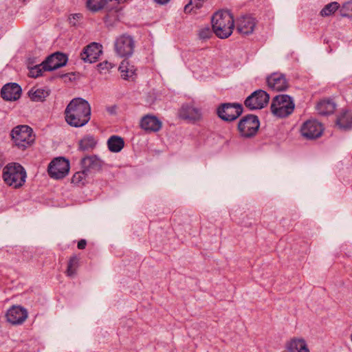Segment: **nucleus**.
Segmentation results:
<instances>
[{
  "instance_id": "20e7f679",
  "label": "nucleus",
  "mask_w": 352,
  "mask_h": 352,
  "mask_svg": "<svg viewBox=\"0 0 352 352\" xmlns=\"http://www.w3.org/2000/svg\"><path fill=\"white\" fill-rule=\"evenodd\" d=\"M12 140L15 146L21 151L31 146L35 141L33 130L28 125H18L10 133Z\"/></svg>"
},
{
  "instance_id": "f3484780",
  "label": "nucleus",
  "mask_w": 352,
  "mask_h": 352,
  "mask_svg": "<svg viewBox=\"0 0 352 352\" xmlns=\"http://www.w3.org/2000/svg\"><path fill=\"white\" fill-rule=\"evenodd\" d=\"M67 57L60 52H56L49 56L43 61L44 65L48 71H52L66 65Z\"/></svg>"
},
{
  "instance_id": "ddd939ff",
  "label": "nucleus",
  "mask_w": 352,
  "mask_h": 352,
  "mask_svg": "<svg viewBox=\"0 0 352 352\" xmlns=\"http://www.w3.org/2000/svg\"><path fill=\"white\" fill-rule=\"evenodd\" d=\"M323 131L322 125L316 120H307L301 127L302 135L307 139L319 138Z\"/></svg>"
},
{
  "instance_id": "6ab92c4d",
  "label": "nucleus",
  "mask_w": 352,
  "mask_h": 352,
  "mask_svg": "<svg viewBox=\"0 0 352 352\" xmlns=\"http://www.w3.org/2000/svg\"><path fill=\"white\" fill-rule=\"evenodd\" d=\"M104 162L96 155H87L80 160L82 169L87 173L91 170L98 171L101 170Z\"/></svg>"
},
{
  "instance_id": "58836bf2",
  "label": "nucleus",
  "mask_w": 352,
  "mask_h": 352,
  "mask_svg": "<svg viewBox=\"0 0 352 352\" xmlns=\"http://www.w3.org/2000/svg\"><path fill=\"white\" fill-rule=\"evenodd\" d=\"M170 0H154V1L160 5H164L167 3Z\"/></svg>"
},
{
  "instance_id": "c9c22d12",
  "label": "nucleus",
  "mask_w": 352,
  "mask_h": 352,
  "mask_svg": "<svg viewBox=\"0 0 352 352\" xmlns=\"http://www.w3.org/2000/svg\"><path fill=\"white\" fill-rule=\"evenodd\" d=\"M113 67V65L111 63H109L108 61H103L102 63H99L97 65L98 70L100 73L105 74L107 72L109 71Z\"/></svg>"
},
{
  "instance_id": "9d476101",
  "label": "nucleus",
  "mask_w": 352,
  "mask_h": 352,
  "mask_svg": "<svg viewBox=\"0 0 352 352\" xmlns=\"http://www.w3.org/2000/svg\"><path fill=\"white\" fill-rule=\"evenodd\" d=\"M69 170V162L64 157H57L52 160L47 168L50 177L60 179L64 178Z\"/></svg>"
},
{
  "instance_id": "9b49d317",
  "label": "nucleus",
  "mask_w": 352,
  "mask_h": 352,
  "mask_svg": "<svg viewBox=\"0 0 352 352\" xmlns=\"http://www.w3.org/2000/svg\"><path fill=\"white\" fill-rule=\"evenodd\" d=\"M180 118L190 122H196L201 120V109L192 103L184 104L179 111Z\"/></svg>"
},
{
  "instance_id": "7c9ffc66",
  "label": "nucleus",
  "mask_w": 352,
  "mask_h": 352,
  "mask_svg": "<svg viewBox=\"0 0 352 352\" xmlns=\"http://www.w3.org/2000/svg\"><path fill=\"white\" fill-rule=\"evenodd\" d=\"M87 175V173L85 170L82 169L81 171H78L73 175L72 183L78 186L84 185Z\"/></svg>"
},
{
  "instance_id": "6e6552de",
  "label": "nucleus",
  "mask_w": 352,
  "mask_h": 352,
  "mask_svg": "<svg viewBox=\"0 0 352 352\" xmlns=\"http://www.w3.org/2000/svg\"><path fill=\"white\" fill-rule=\"evenodd\" d=\"M269 100V94L262 89H258L252 93L245 100L244 104L249 110L253 111L264 108Z\"/></svg>"
},
{
  "instance_id": "0eeeda50",
  "label": "nucleus",
  "mask_w": 352,
  "mask_h": 352,
  "mask_svg": "<svg viewBox=\"0 0 352 352\" xmlns=\"http://www.w3.org/2000/svg\"><path fill=\"white\" fill-rule=\"evenodd\" d=\"M242 113V105L236 102L222 103L217 109V116L226 122H232L236 120Z\"/></svg>"
},
{
  "instance_id": "f8f14e48",
  "label": "nucleus",
  "mask_w": 352,
  "mask_h": 352,
  "mask_svg": "<svg viewBox=\"0 0 352 352\" xmlns=\"http://www.w3.org/2000/svg\"><path fill=\"white\" fill-rule=\"evenodd\" d=\"M102 53V45L93 42L83 48L80 57L84 62L92 63L97 61Z\"/></svg>"
},
{
  "instance_id": "c85d7f7f",
  "label": "nucleus",
  "mask_w": 352,
  "mask_h": 352,
  "mask_svg": "<svg viewBox=\"0 0 352 352\" xmlns=\"http://www.w3.org/2000/svg\"><path fill=\"white\" fill-rule=\"evenodd\" d=\"M78 261L79 259L76 255L72 256L69 258L66 271L68 276L72 277L76 274V270L78 267Z\"/></svg>"
},
{
  "instance_id": "72a5a7b5",
  "label": "nucleus",
  "mask_w": 352,
  "mask_h": 352,
  "mask_svg": "<svg viewBox=\"0 0 352 352\" xmlns=\"http://www.w3.org/2000/svg\"><path fill=\"white\" fill-rule=\"evenodd\" d=\"M203 0H190V2L185 6L184 12H190L192 8L199 9L202 6Z\"/></svg>"
},
{
  "instance_id": "5701e85b",
  "label": "nucleus",
  "mask_w": 352,
  "mask_h": 352,
  "mask_svg": "<svg viewBox=\"0 0 352 352\" xmlns=\"http://www.w3.org/2000/svg\"><path fill=\"white\" fill-rule=\"evenodd\" d=\"M107 146L111 152L118 153L124 146V139L118 135H112L107 140Z\"/></svg>"
},
{
  "instance_id": "f704fd0d",
  "label": "nucleus",
  "mask_w": 352,
  "mask_h": 352,
  "mask_svg": "<svg viewBox=\"0 0 352 352\" xmlns=\"http://www.w3.org/2000/svg\"><path fill=\"white\" fill-rule=\"evenodd\" d=\"M213 32L208 26H206L201 28L198 34L200 39L206 40L210 38L212 36Z\"/></svg>"
},
{
  "instance_id": "bb28decb",
  "label": "nucleus",
  "mask_w": 352,
  "mask_h": 352,
  "mask_svg": "<svg viewBox=\"0 0 352 352\" xmlns=\"http://www.w3.org/2000/svg\"><path fill=\"white\" fill-rule=\"evenodd\" d=\"M336 123L341 129H350L352 126V112L345 111L342 113L338 118Z\"/></svg>"
},
{
  "instance_id": "c756f323",
  "label": "nucleus",
  "mask_w": 352,
  "mask_h": 352,
  "mask_svg": "<svg viewBox=\"0 0 352 352\" xmlns=\"http://www.w3.org/2000/svg\"><path fill=\"white\" fill-rule=\"evenodd\" d=\"M109 0H87L88 8L94 12H97L105 7Z\"/></svg>"
},
{
  "instance_id": "4be33fe9",
  "label": "nucleus",
  "mask_w": 352,
  "mask_h": 352,
  "mask_svg": "<svg viewBox=\"0 0 352 352\" xmlns=\"http://www.w3.org/2000/svg\"><path fill=\"white\" fill-rule=\"evenodd\" d=\"M97 143L98 141L93 135H85L78 142V150L83 152L91 151L95 148Z\"/></svg>"
},
{
  "instance_id": "a878e982",
  "label": "nucleus",
  "mask_w": 352,
  "mask_h": 352,
  "mask_svg": "<svg viewBox=\"0 0 352 352\" xmlns=\"http://www.w3.org/2000/svg\"><path fill=\"white\" fill-rule=\"evenodd\" d=\"M119 70L120 71L121 76L125 80H129L135 74L134 66L131 65L126 60L122 61L119 67Z\"/></svg>"
},
{
  "instance_id": "a211bd4d",
  "label": "nucleus",
  "mask_w": 352,
  "mask_h": 352,
  "mask_svg": "<svg viewBox=\"0 0 352 352\" xmlns=\"http://www.w3.org/2000/svg\"><path fill=\"white\" fill-rule=\"evenodd\" d=\"M21 87L17 83H8L2 87L1 95L5 100L15 101L21 97Z\"/></svg>"
},
{
  "instance_id": "1a4fd4ad",
  "label": "nucleus",
  "mask_w": 352,
  "mask_h": 352,
  "mask_svg": "<svg viewBox=\"0 0 352 352\" xmlns=\"http://www.w3.org/2000/svg\"><path fill=\"white\" fill-rule=\"evenodd\" d=\"M114 45L119 56L128 58L133 53L135 41L131 36L124 34L116 40Z\"/></svg>"
},
{
  "instance_id": "aec40b11",
  "label": "nucleus",
  "mask_w": 352,
  "mask_h": 352,
  "mask_svg": "<svg viewBox=\"0 0 352 352\" xmlns=\"http://www.w3.org/2000/svg\"><path fill=\"white\" fill-rule=\"evenodd\" d=\"M140 126L146 132H157L162 129V123L156 116L146 115L142 118Z\"/></svg>"
},
{
  "instance_id": "4468645a",
  "label": "nucleus",
  "mask_w": 352,
  "mask_h": 352,
  "mask_svg": "<svg viewBox=\"0 0 352 352\" xmlns=\"http://www.w3.org/2000/svg\"><path fill=\"white\" fill-rule=\"evenodd\" d=\"M267 83L270 89L276 91L286 90L289 84L284 74L273 73L267 78Z\"/></svg>"
},
{
  "instance_id": "412c9836",
  "label": "nucleus",
  "mask_w": 352,
  "mask_h": 352,
  "mask_svg": "<svg viewBox=\"0 0 352 352\" xmlns=\"http://www.w3.org/2000/svg\"><path fill=\"white\" fill-rule=\"evenodd\" d=\"M284 352H309L303 339L293 338L286 344Z\"/></svg>"
},
{
  "instance_id": "e433bc0d",
  "label": "nucleus",
  "mask_w": 352,
  "mask_h": 352,
  "mask_svg": "<svg viewBox=\"0 0 352 352\" xmlns=\"http://www.w3.org/2000/svg\"><path fill=\"white\" fill-rule=\"evenodd\" d=\"M81 18H82L81 14L77 13V14H71L70 16L69 17V24L72 26H76Z\"/></svg>"
},
{
  "instance_id": "f257e3e1",
  "label": "nucleus",
  "mask_w": 352,
  "mask_h": 352,
  "mask_svg": "<svg viewBox=\"0 0 352 352\" xmlns=\"http://www.w3.org/2000/svg\"><path fill=\"white\" fill-rule=\"evenodd\" d=\"M65 115L68 124L81 127L90 120L91 107L87 100L80 98H74L67 106Z\"/></svg>"
},
{
  "instance_id": "4c0bfd02",
  "label": "nucleus",
  "mask_w": 352,
  "mask_h": 352,
  "mask_svg": "<svg viewBox=\"0 0 352 352\" xmlns=\"http://www.w3.org/2000/svg\"><path fill=\"white\" fill-rule=\"evenodd\" d=\"M86 245H87V241L85 239H80L78 242V248L80 249V250H84L86 247Z\"/></svg>"
},
{
  "instance_id": "cd10ccee",
  "label": "nucleus",
  "mask_w": 352,
  "mask_h": 352,
  "mask_svg": "<svg viewBox=\"0 0 352 352\" xmlns=\"http://www.w3.org/2000/svg\"><path fill=\"white\" fill-rule=\"evenodd\" d=\"M340 10V4L336 2H331L327 4L320 11V14L322 16H329Z\"/></svg>"
},
{
  "instance_id": "7ed1b4c3",
  "label": "nucleus",
  "mask_w": 352,
  "mask_h": 352,
  "mask_svg": "<svg viewBox=\"0 0 352 352\" xmlns=\"http://www.w3.org/2000/svg\"><path fill=\"white\" fill-rule=\"evenodd\" d=\"M26 177L25 168L19 163H9L3 169L2 177L5 184L15 189L24 185Z\"/></svg>"
},
{
  "instance_id": "f03ea898",
  "label": "nucleus",
  "mask_w": 352,
  "mask_h": 352,
  "mask_svg": "<svg viewBox=\"0 0 352 352\" xmlns=\"http://www.w3.org/2000/svg\"><path fill=\"white\" fill-rule=\"evenodd\" d=\"M213 32L221 38H226L232 33L234 21L232 15L228 11L217 12L212 18Z\"/></svg>"
},
{
  "instance_id": "2eb2a0df",
  "label": "nucleus",
  "mask_w": 352,
  "mask_h": 352,
  "mask_svg": "<svg viewBox=\"0 0 352 352\" xmlns=\"http://www.w3.org/2000/svg\"><path fill=\"white\" fill-rule=\"evenodd\" d=\"M7 320L12 324H21L28 318V311L21 306H12L6 313Z\"/></svg>"
},
{
  "instance_id": "2f4dec72",
  "label": "nucleus",
  "mask_w": 352,
  "mask_h": 352,
  "mask_svg": "<svg viewBox=\"0 0 352 352\" xmlns=\"http://www.w3.org/2000/svg\"><path fill=\"white\" fill-rule=\"evenodd\" d=\"M48 71L44 65L43 62L37 65L30 69L29 76L32 78H37L43 75V72Z\"/></svg>"
},
{
  "instance_id": "39448f33",
  "label": "nucleus",
  "mask_w": 352,
  "mask_h": 352,
  "mask_svg": "<svg viewBox=\"0 0 352 352\" xmlns=\"http://www.w3.org/2000/svg\"><path fill=\"white\" fill-rule=\"evenodd\" d=\"M294 103L289 96L278 95L272 100L271 111L276 116L285 118L294 111Z\"/></svg>"
},
{
  "instance_id": "ea45409f",
  "label": "nucleus",
  "mask_w": 352,
  "mask_h": 352,
  "mask_svg": "<svg viewBox=\"0 0 352 352\" xmlns=\"http://www.w3.org/2000/svg\"><path fill=\"white\" fill-rule=\"evenodd\" d=\"M22 1H23V2L25 3H26L27 1H28L29 0H22Z\"/></svg>"
},
{
  "instance_id": "393cba45",
  "label": "nucleus",
  "mask_w": 352,
  "mask_h": 352,
  "mask_svg": "<svg viewBox=\"0 0 352 352\" xmlns=\"http://www.w3.org/2000/svg\"><path fill=\"white\" fill-rule=\"evenodd\" d=\"M316 108L320 115L326 116L334 112L336 105L330 100H323L318 103Z\"/></svg>"
},
{
  "instance_id": "dca6fc26",
  "label": "nucleus",
  "mask_w": 352,
  "mask_h": 352,
  "mask_svg": "<svg viewBox=\"0 0 352 352\" xmlns=\"http://www.w3.org/2000/svg\"><path fill=\"white\" fill-rule=\"evenodd\" d=\"M256 25V19L248 15L239 17L236 21L237 31L243 35L252 34L254 32Z\"/></svg>"
},
{
  "instance_id": "473e14b6",
  "label": "nucleus",
  "mask_w": 352,
  "mask_h": 352,
  "mask_svg": "<svg viewBox=\"0 0 352 352\" xmlns=\"http://www.w3.org/2000/svg\"><path fill=\"white\" fill-rule=\"evenodd\" d=\"M339 12L342 16L352 17V1H349L340 6Z\"/></svg>"
},
{
  "instance_id": "423d86ee",
  "label": "nucleus",
  "mask_w": 352,
  "mask_h": 352,
  "mask_svg": "<svg viewBox=\"0 0 352 352\" xmlns=\"http://www.w3.org/2000/svg\"><path fill=\"white\" fill-rule=\"evenodd\" d=\"M260 126L258 118L256 116L248 114L243 117L238 124V130L241 136L252 138L254 136Z\"/></svg>"
},
{
  "instance_id": "b1692460",
  "label": "nucleus",
  "mask_w": 352,
  "mask_h": 352,
  "mask_svg": "<svg viewBox=\"0 0 352 352\" xmlns=\"http://www.w3.org/2000/svg\"><path fill=\"white\" fill-rule=\"evenodd\" d=\"M28 95L34 102H43L50 95V90L45 88H33L29 91Z\"/></svg>"
}]
</instances>
